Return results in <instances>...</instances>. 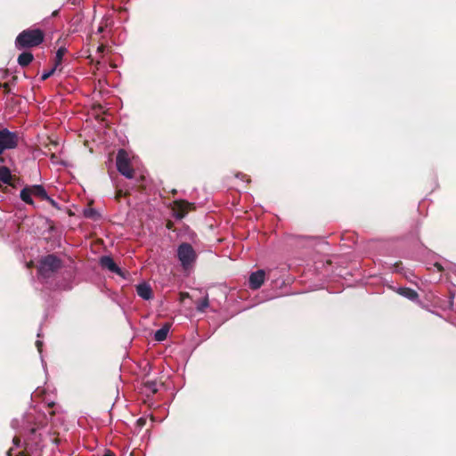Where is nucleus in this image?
Returning <instances> with one entry per match:
<instances>
[{"mask_svg":"<svg viewBox=\"0 0 456 456\" xmlns=\"http://www.w3.org/2000/svg\"><path fill=\"white\" fill-rule=\"evenodd\" d=\"M18 144V135L8 129L0 130V154L6 150L14 149Z\"/></svg>","mask_w":456,"mask_h":456,"instance_id":"39448f33","label":"nucleus"},{"mask_svg":"<svg viewBox=\"0 0 456 456\" xmlns=\"http://www.w3.org/2000/svg\"><path fill=\"white\" fill-rule=\"evenodd\" d=\"M32 196H33V193L31 192L30 191V187H25L23 190H21L20 191V199L28 203V204H30L32 205L33 204V200H32Z\"/></svg>","mask_w":456,"mask_h":456,"instance_id":"ddd939ff","label":"nucleus"},{"mask_svg":"<svg viewBox=\"0 0 456 456\" xmlns=\"http://www.w3.org/2000/svg\"><path fill=\"white\" fill-rule=\"evenodd\" d=\"M397 293L411 301H417L419 298L418 293L410 288H398Z\"/></svg>","mask_w":456,"mask_h":456,"instance_id":"9d476101","label":"nucleus"},{"mask_svg":"<svg viewBox=\"0 0 456 456\" xmlns=\"http://www.w3.org/2000/svg\"><path fill=\"white\" fill-rule=\"evenodd\" d=\"M265 273L263 270L254 272L249 276V285L253 289H259L265 281Z\"/></svg>","mask_w":456,"mask_h":456,"instance_id":"0eeeda50","label":"nucleus"},{"mask_svg":"<svg viewBox=\"0 0 456 456\" xmlns=\"http://www.w3.org/2000/svg\"><path fill=\"white\" fill-rule=\"evenodd\" d=\"M196 252L189 243H182L177 248V257L183 269H188L196 260Z\"/></svg>","mask_w":456,"mask_h":456,"instance_id":"7ed1b4c3","label":"nucleus"},{"mask_svg":"<svg viewBox=\"0 0 456 456\" xmlns=\"http://www.w3.org/2000/svg\"><path fill=\"white\" fill-rule=\"evenodd\" d=\"M7 455L8 456H12V448H11L8 452H7ZM16 456H24L23 454H19V455H16Z\"/></svg>","mask_w":456,"mask_h":456,"instance_id":"5701e85b","label":"nucleus"},{"mask_svg":"<svg viewBox=\"0 0 456 456\" xmlns=\"http://www.w3.org/2000/svg\"><path fill=\"white\" fill-rule=\"evenodd\" d=\"M103 456H114V455L112 453H110V452H107Z\"/></svg>","mask_w":456,"mask_h":456,"instance_id":"393cba45","label":"nucleus"},{"mask_svg":"<svg viewBox=\"0 0 456 456\" xmlns=\"http://www.w3.org/2000/svg\"><path fill=\"white\" fill-rule=\"evenodd\" d=\"M100 265L102 268L126 278L125 273L117 265L112 257L109 256H102L100 258Z\"/></svg>","mask_w":456,"mask_h":456,"instance_id":"423d86ee","label":"nucleus"},{"mask_svg":"<svg viewBox=\"0 0 456 456\" xmlns=\"http://www.w3.org/2000/svg\"><path fill=\"white\" fill-rule=\"evenodd\" d=\"M33 54L28 52L20 53L18 57V63L22 66H28L33 61Z\"/></svg>","mask_w":456,"mask_h":456,"instance_id":"9b49d317","label":"nucleus"},{"mask_svg":"<svg viewBox=\"0 0 456 456\" xmlns=\"http://www.w3.org/2000/svg\"><path fill=\"white\" fill-rule=\"evenodd\" d=\"M13 444L16 447H19L20 444V440L18 437L13 438Z\"/></svg>","mask_w":456,"mask_h":456,"instance_id":"6ab92c4d","label":"nucleus"},{"mask_svg":"<svg viewBox=\"0 0 456 456\" xmlns=\"http://www.w3.org/2000/svg\"><path fill=\"white\" fill-rule=\"evenodd\" d=\"M136 292L144 300H150L153 297L151 287L147 282H142L136 286Z\"/></svg>","mask_w":456,"mask_h":456,"instance_id":"6e6552de","label":"nucleus"},{"mask_svg":"<svg viewBox=\"0 0 456 456\" xmlns=\"http://www.w3.org/2000/svg\"><path fill=\"white\" fill-rule=\"evenodd\" d=\"M183 216H184V214H181V215H179V216H178V217H179V218H183Z\"/></svg>","mask_w":456,"mask_h":456,"instance_id":"cd10ccee","label":"nucleus"},{"mask_svg":"<svg viewBox=\"0 0 456 456\" xmlns=\"http://www.w3.org/2000/svg\"><path fill=\"white\" fill-rule=\"evenodd\" d=\"M18 424H19V420H18V419H13V420L12 421V427L13 428H15V429H16V428H18Z\"/></svg>","mask_w":456,"mask_h":456,"instance_id":"412c9836","label":"nucleus"},{"mask_svg":"<svg viewBox=\"0 0 456 456\" xmlns=\"http://www.w3.org/2000/svg\"><path fill=\"white\" fill-rule=\"evenodd\" d=\"M102 30H103V28H102V27H100V28H98V32H99V33H102Z\"/></svg>","mask_w":456,"mask_h":456,"instance_id":"bb28decb","label":"nucleus"},{"mask_svg":"<svg viewBox=\"0 0 456 456\" xmlns=\"http://www.w3.org/2000/svg\"><path fill=\"white\" fill-rule=\"evenodd\" d=\"M12 178L11 172L8 167H0V181H2L4 183H10Z\"/></svg>","mask_w":456,"mask_h":456,"instance_id":"4468645a","label":"nucleus"},{"mask_svg":"<svg viewBox=\"0 0 456 456\" xmlns=\"http://www.w3.org/2000/svg\"><path fill=\"white\" fill-rule=\"evenodd\" d=\"M116 165L118 172L128 179L134 177V169L130 166L129 157L125 150H119L117 155Z\"/></svg>","mask_w":456,"mask_h":456,"instance_id":"20e7f679","label":"nucleus"},{"mask_svg":"<svg viewBox=\"0 0 456 456\" xmlns=\"http://www.w3.org/2000/svg\"><path fill=\"white\" fill-rule=\"evenodd\" d=\"M29 187L31 192L33 193V196L38 197L42 200H48L53 206H55V201L47 195L46 191L42 185H33Z\"/></svg>","mask_w":456,"mask_h":456,"instance_id":"1a4fd4ad","label":"nucleus"},{"mask_svg":"<svg viewBox=\"0 0 456 456\" xmlns=\"http://www.w3.org/2000/svg\"><path fill=\"white\" fill-rule=\"evenodd\" d=\"M64 53H65V49H64V48H60V49L57 51V53H56V56H55V58H56V63H55V65H54V66H56V67H57V66L61 63V60H62V57H63V55H64Z\"/></svg>","mask_w":456,"mask_h":456,"instance_id":"dca6fc26","label":"nucleus"},{"mask_svg":"<svg viewBox=\"0 0 456 456\" xmlns=\"http://www.w3.org/2000/svg\"><path fill=\"white\" fill-rule=\"evenodd\" d=\"M58 14V11H54L52 14V16H56Z\"/></svg>","mask_w":456,"mask_h":456,"instance_id":"a878e982","label":"nucleus"},{"mask_svg":"<svg viewBox=\"0 0 456 456\" xmlns=\"http://www.w3.org/2000/svg\"><path fill=\"white\" fill-rule=\"evenodd\" d=\"M61 267V260L54 255H48L40 261L38 273L42 277L49 278Z\"/></svg>","mask_w":456,"mask_h":456,"instance_id":"f03ea898","label":"nucleus"},{"mask_svg":"<svg viewBox=\"0 0 456 456\" xmlns=\"http://www.w3.org/2000/svg\"><path fill=\"white\" fill-rule=\"evenodd\" d=\"M190 205H191V204H190V203H188V202H183V203H181V204H180V208H182V210H186V209H185V207L187 208V207H189Z\"/></svg>","mask_w":456,"mask_h":456,"instance_id":"aec40b11","label":"nucleus"},{"mask_svg":"<svg viewBox=\"0 0 456 456\" xmlns=\"http://www.w3.org/2000/svg\"><path fill=\"white\" fill-rule=\"evenodd\" d=\"M104 51V45H99L98 48H97V52L98 53H103Z\"/></svg>","mask_w":456,"mask_h":456,"instance_id":"4be33fe9","label":"nucleus"},{"mask_svg":"<svg viewBox=\"0 0 456 456\" xmlns=\"http://www.w3.org/2000/svg\"><path fill=\"white\" fill-rule=\"evenodd\" d=\"M36 346H37L39 353H41V351H42V348H41L42 347V342L40 340H37Z\"/></svg>","mask_w":456,"mask_h":456,"instance_id":"a211bd4d","label":"nucleus"},{"mask_svg":"<svg viewBox=\"0 0 456 456\" xmlns=\"http://www.w3.org/2000/svg\"><path fill=\"white\" fill-rule=\"evenodd\" d=\"M56 66L53 67L51 69L45 71L41 76V80H46L48 77H50L55 71Z\"/></svg>","mask_w":456,"mask_h":456,"instance_id":"f3484780","label":"nucleus"},{"mask_svg":"<svg viewBox=\"0 0 456 456\" xmlns=\"http://www.w3.org/2000/svg\"><path fill=\"white\" fill-rule=\"evenodd\" d=\"M85 214H86V216H92V215H93V211H92V210H90V211H88V212H87V211H86V213H85Z\"/></svg>","mask_w":456,"mask_h":456,"instance_id":"b1692460","label":"nucleus"},{"mask_svg":"<svg viewBox=\"0 0 456 456\" xmlns=\"http://www.w3.org/2000/svg\"><path fill=\"white\" fill-rule=\"evenodd\" d=\"M44 40V33L41 29L23 30L16 38L15 45L18 49L34 47L39 45Z\"/></svg>","mask_w":456,"mask_h":456,"instance_id":"f257e3e1","label":"nucleus"},{"mask_svg":"<svg viewBox=\"0 0 456 456\" xmlns=\"http://www.w3.org/2000/svg\"><path fill=\"white\" fill-rule=\"evenodd\" d=\"M169 331V325H165L159 330H158L154 334V338L157 341H164L168 334Z\"/></svg>","mask_w":456,"mask_h":456,"instance_id":"f8f14e48","label":"nucleus"},{"mask_svg":"<svg viewBox=\"0 0 456 456\" xmlns=\"http://www.w3.org/2000/svg\"><path fill=\"white\" fill-rule=\"evenodd\" d=\"M208 307V297H204L201 301H200L196 308L199 312H204Z\"/></svg>","mask_w":456,"mask_h":456,"instance_id":"2eb2a0df","label":"nucleus"}]
</instances>
